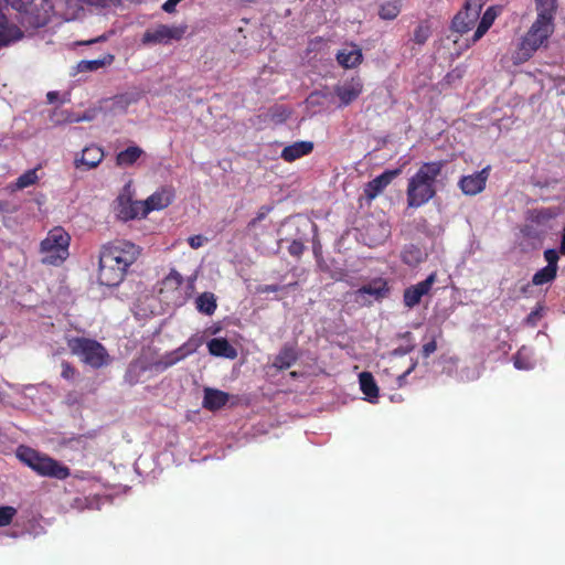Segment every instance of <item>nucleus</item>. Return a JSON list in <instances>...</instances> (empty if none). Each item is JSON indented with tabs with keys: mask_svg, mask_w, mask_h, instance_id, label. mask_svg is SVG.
I'll return each instance as SVG.
<instances>
[{
	"mask_svg": "<svg viewBox=\"0 0 565 565\" xmlns=\"http://www.w3.org/2000/svg\"><path fill=\"white\" fill-rule=\"evenodd\" d=\"M445 161L424 162L418 170L408 179L406 189L407 206L418 209L437 194V179L441 174Z\"/></svg>",
	"mask_w": 565,
	"mask_h": 565,
	"instance_id": "nucleus-1",
	"label": "nucleus"
},
{
	"mask_svg": "<svg viewBox=\"0 0 565 565\" xmlns=\"http://www.w3.org/2000/svg\"><path fill=\"white\" fill-rule=\"evenodd\" d=\"M557 7V0H535L537 17L521 43V50L526 57L540 49L554 32Z\"/></svg>",
	"mask_w": 565,
	"mask_h": 565,
	"instance_id": "nucleus-2",
	"label": "nucleus"
},
{
	"mask_svg": "<svg viewBox=\"0 0 565 565\" xmlns=\"http://www.w3.org/2000/svg\"><path fill=\"white\" fill-rule=\"evenodd\" d=\"M17 457L21 462L42 477L64 480L71 475L68 467L28 446H19Z\"/></svg>",
	"mask_w": 565,
	"mask_h": 565,
	"instance_id": "nucleus-3",
	"label": "nucleus"
},
{
	"mask_svg": "<svg viewBox=\"0 0 565 565\" xmlns=\"http://www.w3.org/2000/svg\"><path fill=\"white\" fill-rule=\"evenodd\" d=\"M66 344L73 355L93 369L107 366L111 361L107 349L95 339L72 337L66 339Z\"/></svg>",
	"mask_w": 565,
	"mask_h": 565,
	"instance_id": "nucleus-4",
	"label": "nucleus"
},
{
	"mask_svg": "<svg viewBox=\"0 0 565 565\" xmlns=\"http://www.w3.org/2000/svg\"><path fill=\"white\" fill-rule=\"evenodd\" d=\"M70 241V235L62 227L51 230L41 243L43 263L54 266L62 264L68 256Z\"/></svg>",
	"mask_w": 565,
	"mask_h": 565,
	"instance_id": "nucleus-5",
	"label": "nucleus"
},
{
	"mask_svg": "<svg viewBox=\"0 0 565 565\" xmlns=\"http://www.w3.org/2000/svg\"><path fill=\"white\" fill-rule=\"evenodd\" d=\"M437 280V274L431 273L426 279L405 288L403 292V303L406 308L413 309L418 306L422 298L428 295Z\"/></svg>",
	"mask_w": 565,
	"mask_h": 565,
	"instance_id": "nucleus-6",
	"label": "nucleus"
},
{
	"mask_svg": "<svg viewBox=\"0 0 565 565\" xmlns=\"http://www.w3.org/2000/svg\"><path fill=\"white\" fill-rule=\"evenodd\" d=\"M183 284V277L175 269L171 271L162 279L159 294L167 302L174 305L182 303L183 296L181 292V286Z\"/></svg>",
	"mask_w": 565,
	"mask_h": 565,
	"instance_id": "nucleus-7",
	"label": "nucleus"
},
{
	"mask_svg": "<svg viewBox=\"0 0 565 565\" xmlns=\"http://www.w3.org/2000/svg\"><path fill=\"white\" fill-rule=\"evenodd\" d=\"M202 344V339L198 337L190 338L186 342H184L177 350L167 353L162 356V359L156 362V367L160 370H166L179 361L183 360L188 355L194 353L200 345Z\"/></svg>",
	"mask_w": 565,
	"mask_h": 565,
	"instance_id": "nucleus-8",
	"label": "nucleus"
},
{
	"mask_svg": "<svg viewBox=\"0 0 565 565\" xmlns=\"http://www.w3.org/2000/svg\"><path fill=\"white\" fill-rule=\"evenodd\" d=\"M115 212L117 217L125 222L138 217H146L142 201H134L130 194L126 193H121L116 199Z\"/></svg>",
	"mask_w": 565,
	"mask_h": 565,
	"instance_id": "nucleus-9",
	"label": "nucleus"
},
{
	"mask_svg": "<svg viewBox=\"0 0 565 565\" xmlns=\"http://www.w3.org/2000/svg\"><path fill=\"white\" fill-rule=\"evenodd\" d=\"M186 31V26L158 25L153 30L143 33V43H167L169 40H180Z\"/></svg>",
	"mask_w": 565,
	"mask_h": 565,
	"instance_id": "nucleus-10",
	"label": "nucleus"
},
{
	"mask_svg": "<svg viewBox=\"0 0 565 565\" xmlns=\"http://www.w3.org/2000/svg\"><path fill=\"white\" fill-rule=\"evenodd\" d=\"M111 259L113 258L99 256L98 281L100 285L107 287L118 286L126 274V271L120 269L119 266L115 267V263H113Z\"/></svg>",
	"mask_w": 565,
	"mask_h": 565,
	"instance_id": "nucleus-11",
	"label": "nucleus"
},
{
	"mask_svg": "<svg viewBox=\"0 0 565 565\" xmlns=\"http://www.w3.org/2000/svg\"><path fill=\"white\" fill-rule=\"evenodd\" d=\"M490 173V167H486L482 170L475 172L472 174L463 175L459 182L458 186L466 195H477L482 192L486 188L488 178Z\"/></svg>",
	"mask_w": 565,
	"mask_h": 565,
	"instance_id": "nucleus-12",
	"label": "nucleus"
},
{
	"mask_svg": "<svg viewBox=\"0 0 565 565\" xmlns=\"http://www.w3.org/2000/svg\"><path fill=\"white\" fill-rule=\"evenodd\" d=\"M103 249L114 256L120 257L122 263L129 264L130 266L137 260L140 254L139 247L128 241L113 242L104 246Z\"/></svg>",
	"mask_w": 565,
	"mask_h": 565,
	"instance_id": "nucleus-13",
	"label": "nucleus"
},
{
	"mask_svg": "<svg viewBox=\"0 0 565 565\" xmlns=\"http://www.w3.org/2000/svg\"><path fill=\"white\" fill-rule=\"evenodd\" d=\"M401 173L399 169L385 170L383 173L369 181L364 188V195L369 200L375 199Z\"/></svg>",
	"mask_w": 565,
	"mask_h": 565,
	"instance_id": "nucleus-14",
	"label": "nucleus"
},
{
	"mask_svg": "<svg viewBox=\"0 0 565 565\" xmlns=\"http://www.w3.org/2000/svg\"><path fill=\"white\" fill-rule=\"evenodd\" d=\"M103 159H104L103 148L95 146V145H90L82 150L79 157L75 158L74 164L77 169H83L84 171H88V170L96 168L102 162Z\"/></svg>",
	"mask_w": 565,
	"mask_h": 565,
	"instance_id": "nucleus-15",
	"label": "nucleus"
},
{
	"mask_svg": "<svg viewBox=\"0 0 565 565\" xmlns=\"http://www.w3.org/2000/svg\"><path fill=\"white\" fill-rule=\"evenodd\" d=\"M335 60L345 70L355 68L363 62L362 50L354 43L338 51Z\"/></svg>",
	"mask_w": 565,
	"mask_h": 565,
	"instance_id": "nucleus-16",
	"label": "nucleus"
},
{
	"mask_svg": "<svg viewBox=\"0 0 565 565\" xmlns=\"http://www.w3.org/2000/svg\"><path fill=\"white\" fill-rule=\"evenodd\" d=\"M363 84L359 77L352 78L341 86H337L334 92L341 102V106H348L354 102L362 93Z\"/></svg>",
	"mask_w": 565,
	"mask_h": 565,
	"instance_id": "nucleus-17",
	"label": "nucleus"
},
{
	"mask_svg": "<svg viewBox=\"0 0 565 565\" xmlns=\"http://www.w3.org/2000/svg\"><path fill=\"white\" fill-rule=\"evenodd\" d=\"M174 194L171 190L161 189L151 194L147 200L142 201L143 214L146 216L156 210H162L169 206L173 201Z\"/></svg>",
	"mask_w": 565,
	"mask_h": 565,
	"instance_id": "nucleus-18",
	"label": "nucleus"
},
{
	"mask_svg": "<svg viewBox=\"0 0 565 565\" xmlns=\"http://www.w3.org/2000/svg\"><path fill=\"white\" fill-rule=\"evenodd\" d=\"M479 17L476 10H471L465 6V9L454 17L451 30L460 34L467 33L476 24Z\"/></svg>",
	"mask_w": 565,
	"mask_h": 565,
	"instance_id": "nucleus-19",
	"label": "nucleus"
},
{
	"mask_svg": "<svg viewBox=\"0 0 565 565\" xmlns=\"http://www.w3.org/2000/svg\"><path fill=\"white\" fill-rule=\"evenodd\" d=\"M313 142L301 140L286 146L281 152L280 158L286 162H294L305 156H308L313 150Z\"/></svg>",
	"mask_w": 565,
	"mask_h": 565,
	"instance_id": "nucleus-20",
	"label": "nucleus"
},
{
	"mask_svg": "<svg viewBox=\"0 0 565 565\" xmlns=\"http://www.w3.org/2000/svg\"><path fill=\"white\" fill-rule=\"evenodd\" d=\"M230 399V395L217 388L205 387L202 406L211 412L221 409Z\"/></svg>",
	"mask_w": 565,
	"mask_h": 565,
	"instance_id": "nucleus-21",
	"label": "nucleus"
},
{
	"mask_svg": "<svg viewBox=\"0 0 565 565\" xmlns=\"http://www.w3.org/2000/svg\"><path fill=\"white\" fill-rule=\"evenodd\" d=\"M388 292L390 288L387 280L383 278H375L371 282L363 285L355 291L358 296L370 295L374 297L376 300H381L387 297Z\"/></svg>",
	"mask_w": 565,
	"mask_h": 565,
	"instance_id": "nucleus-22",
	"label": "nucleus"
},
{
	"mask_svg": "<svg viewBox=\"0 0 565 565\" xmlns=\"http://www.w3.org/2000/svg\"><path fill=\"white\" fill-rule=\"evenodd\" d=\"M210 354L226 359H235L237 356L236 349L225 338H213L207 342Z\"/></svg>",
	"mask_w": 565,
	"mask_h": 565,
	"instance_id": "nucleus-23",
	"label": "nucleus"
},
{
	"mask_svg": "<svg viewBox=\"0 0 565 565\" xmlns=\"http://www.w3.org/2000/svg\"><path fill=\"white\" fill-rule=\"evenodd\" d=\"M298 360V353L294 345L285 344L275 356L273 366L279 371H284L292 366Z\"/></svg>",
	"mask_w": 565,
	"mask_h": 565,
	"instance_id": "nucleus-24",
	"label": "nucleus"
},
{
	"mask_svg": "<svg viewBox=\"0 0 565 565\" xmlns=\"http://www.w3.org/2000/svg\"><path fill=\"white\" fill-rule=\"evenodd\" d=\"M499 12H500V8L494 7V6L489 7L486 10V12L483 13V15L477 26V30L475 31V33L472 35V39H471L472 44L478 42L488 32V30L493 24L495 18L498 17Z\"/></svg>",
	"mask_w": 565,
	"mask_h": 565,
	"instance_id": "nucleus-25",
	"label": "nucleus"
},
{
	"mask_svg": "<svg viewBox=\"0 0 565 565\" xmlns=\"http://www.w3.org/2000/svg\"><path fill=\"white\" fill-rule=\"evenodd\" d=\"M20 38H22L20 29L15 25H10L6 15L0 13V49Z\"/></svg>",
	"mask_w": 565,
	"mask_h": 565,
	"instance_id": "nucleus-26",
	"label": "nucleus"
},
{
	"mask_svg": "<svg viewBox=\"0 0 565 565\" xmlns=\"http://www.w3.org/2000/svg\"><path fill=\"white\" fill-rule=\"evenodd\" d=\"M360 388L371 403L376 402L379 398V386L374 376L370 372H362L359 375Z\"/></svg>",
	"mask_w": 565,
	"mask_h": 565,
	"instance_id": "nucleus-27",
	"label": "nucleus"
},
{
	"mask_svg": "<svg viewBox=\"0 0 565 565\" xmlns=\"http://www.w3.org/2000/svg\"><path fill=\"white\" fill-rule=\"evenodd\" d=\"M143 154V150L138 146H130L120 151L116 156V164L118 167H129L138 161Z\"/></svg>",
	"mask_w": 565,
	"mask_h": 565,
	"instance_id": "nucleus-28",
	"label": "nucleus"
},
{
	"mask_svg": "<svg viewBox=\"0 0 565 565\" xmlns=\"http://www.w3.org/2000/svg\"><path fill=\"white\" fill-rule=\"evenodd\" d=\"M196 309L204 315L211 316L216 310V298L212 292H203L201 294L196 300Z\"/></svg>",
	"mask_w": 565,
	"mask_h": 565,
	"instance_id": "nucleus-29",
	"label": "nucleus"
},
{
	"mask_svg": "<svg viewBox=\"0 0 565 565\" xmlns=\"http://www.w3.org/2000/svg\"><path fill=\"white\" fill-rule=\"evenodd\" d=\"M401 1L390 0L381 4L379 15L382 20H394L401 12Z\"/></svg>",
	"mask_w": 565,
	"mask_h": 565,
	"instance_id": "nucleus-30",
	"label": "nucleus"
},
{
	"mask_svg": "<svg viewBox=\"0 0 565 565\" xmlns=\"http://www.w3.org/2000/svg\"><path fill=\"white\" fill-rule=\"evenodd\" d=\"M38 168L26 170L24 173H22L14 182L13 189L14 190H23L28 186H31L35 184L39 180L38 177Z\"/></svg>",
	"mask_w": 565,
	"mask_h": 565,
	"instance_id": "nucleus-31",
	"label": "nucleus"
},
{
	"mask_svg": "<svg viewBox=\"0 0 565 565\" xmlns=\"http://www.w3.org/2000/svg\"><path fill=\"white\" fill-rule=\"evenodd\" d=\"M556 275L557 270L545 266L533 275L532 285L542 286L545 284H550L556 278Z\"/></svg>",
	"mask_w": 565,
	"mask_h": 565,
	"instance_id": "nucleus-32",
	"label": "nucleus"
},
{
	"mask_svg": "<svg viewBox=\"0 0 565 565\" xmlns=\"http://www.w3.org/2000/svg\"><path fill=\"white\" fill-rule=\"evenodd\" d=\"M431 35V29L430 24L427 20L419 22V24L416 26L413 33V41L418 44L423 45L427 42L429 36Z\"/></svg>",
	"mask_w": 565,
	"mask_h": 565,
	"instance_id": "nucleus-33",
	"label": "nucleus"
},
{
	"mask_svg": "<svg viewBox=\"0 0 565 565\" xmlns=\"http://www.w3.org/2000/svg\"><path fill=\"white\" fill-rule=\"evenodd\" d=\"M139 98H140L139 94L125 93V94L116 95L113 98L114 108L115 109H120V110L125 111L128 108L129 105L138 102Z\"/></svg>",
	"mask_w": 565,
	"mask_h": 565,
	"instance_id": "nucleus-34",
	"label": "nucleus"
},
{
	"mask_svg": "<svg viewBox=\"0 0 565 565\" xmlns=\"http://www.w3.org/2000/svg\"><path fill=\"white\" fill-rule=\"evenodd\" d=\"M422 252L418 247L407 246L402 253V259L405 264L412 265L420 262Z\"/></svg>",
	"mask_w": 565,
	"mask_h": 565,
	"instance_id": "nucleus-35",
	"label": "nucleus"
},
{
	"mask_svg": "<svg viewBox=\"0 0 565 565\" xmlns=\"http://www.w3.org/2000/svg\"><path fill=\"white\" fill-rule=\"evenodd\" d=\"M15 514V508L10 505L0 507V527L9 525Z\"/></svg>",
	"mask_w": 565,
	"mask_h": 565,
	"instance_id": "nucleus-36",
	"label": "nucleus"
},
{
	"mask_svg": "<svg viewBox=\"0 0 565 565\" xmlns=\"http://www.w3.org/2000/svg\"><path fill=\"white\" fill-rule=\"evenodd\" d=\"M34 0H6V2L19 12L32 13L31 6Z\"/></svg>",
	"mask_w": 565,
	"mask_h": 565,
	"instance_id": "nucleus-37",
	"label": "nucleus"
},
{
	"mask_svg": "<svg viewBox=\"0 0 565 565\" xmlns=\"http://www.w3.org/2000/svg\"><path fill=\"white\" fill-rule=\"evenodd\" d=\"M273 206L263 205L256 213V216L248 222V228H254L259 222L266 218V216L271 212Z\"/></svg>",
	"mask_w": 565,
	"mask_h": 565,
	"instance_id": "nucleus-38",
	"label": "nucleus"
},
{
	"mask_svg": "<svg viewBox=\"0 0 565 565\" xmlns=\"http://www.w3.org/2000/svg\"><path fill=\"white\" fill-rule=\"evenodd\" d=\"M62 372L61 376L66 381H73L78 374L77 370L67 361L61 363Z\"/></svg>",
	"mask_w": 565,
	"mask_h": 565,
	"instance_id": "nucleus-39",
	"label": "nucleus"
},
{
	"mask_svg": "<svg viewBox=\"0 0 565 565\" xmlns=\"http://www.w3.org/2000/svg\"><path fill=\"white\" fill-rule=\"evenodd\" d=\"M544 258L547 262L546 267L553 268L555 270L558 269L557 263H558L559 256L555 249H553V248L546 249L544 252Z\"/></svg>",
	"mask_w": 565,
	"mask_h": 565,
	"instance_id": "nucleus-40",
	"label": "nucleus"
},
{
	"mask_svg": "<svg viewBox=\"0 0 565 565\" xmlns=\"http://www.w3.org/2000/svg\"><path fill=\"white\" fill-rule=\"evenodd\" d=\"M104 65L102 60L82 61L79 63L81 71H96Z\"/></svg>",
	"mask_w": 565,
	"mask_h": 565,
	"instance_id": "nucleus-41",
	"label": "nucleus"
},
{
	"mask_svg": "<svg viewBox=\"0 0 565 565\" xmlns=\"http://www.w3.org/2000/svg\"><path fill=\"white\" fill-rule=\"evenodd\" d=\"M99 256H100V257H109V258H113L111 260H113V263H115V264H114V266H115V267L119 266V267H120V269H122V270H125V271H127V269H128V268H129V266H130L129 264L122 263L120 257H118V256H114V255H111L110 253H108V252H106V250H104V249H102V252H100V255H99Z\"/></svg>",
	"mask_w": 565,
	"mask_h": 565,
	"instance_id": "nucleus-42",
	"label": "nucleus"
},
{
	"mask_svg": "<svg viewBox=\"0 0 565 565\" xmlns=\"http://www.w3.org/2000/svg\"><path fill=\"white\" fill-rule=\"evenodd\" d=\"M513 364L518 370H530L532 367L531 363L523 359L520 352L514 355Z\"/></svg>",
	"mask_w": 565,
	"mask_h": 565,
	"instance_id": "nucleus-43",
	"label": "nucleus"
},
{
	"mask_svg": "<svg viewBox=\"0 0 565 565\" xmlns=\"http://www.w3.org/2000/svg\"><path fill=\"white\" fill-rule=\"evenodd\" d=\"M96 117L95 109H88L83 115H78L76 119H70V122L92 121Z\"/></svg>",
	"mask_w": 565,
	"mask_h": 565,
	"instance_id": "nucleus-44",
	"label": "nucleus"
},
{
	"mask_svg": "<svg viewBox=\"0 0 565 565\" xmlns=\"http://www.w3.org/2000/svg\"><path fill=\"white\" fill-rule=\"evenodd\" d=\"M436 350H437V343H436V340L433 339L431 341H429L423 345L422 355H423V358H428Z\"/></svg>",
	"mask_w": 565,
	"mask_h": 565,
	"instance_id": "nucleus-45",
	"label": "nucleus"
},
{
	"mask_svg": "<svg viewBox=\"0 0 565 565\" xmlns=\"http://www.w3.org/2000/svg\"><path fill=\"white\" fill-rule=\"evenodd\" d=\"M303 244L298 241H294L288 247V252L292 256H300L303 253Z\"/></svg>",
	"mask_w": 565,
	"mask_h": 565,
	"instance_id": "nucleus-46",
	"label": "nucleus"
},
{
	"mask_svg": "<svg viewBox=\"0 0 565 565\" xmlns=\"http://www.w3.org/2000/svg\"><path fill=\"white\" fill-rule=\"evenodd\" d=\"M486 1L487 0H467L466 7L471 10H476L478 12V14L480 15L481 9H482L483 4L486 3Z\"/></svg>",
	"mask_w": 565,
	"mask_h": 565,
	"instance_id": "nucleus-47",
	"label": "nucleus"
},
{
	"mask_svg": "<svg viewBox=\"0 0 565 565\" xmlns=\"http://www.w3.org/2000/svg\"><path fill=\"white\" fill-rule=\"evenodd\" d=\"M204 241L205 238L202 235H193L188 238L189 245L194 249L201 247Z\"/></svg>",
	"mask_w": 565,
	"mask_h": 565,
	"instance_id": "nucleus-48",
	"label": "nucleus"
},
{
	"mask_svg": "<svg viewBox=\"0 0 565 565\" xmlns=\"http://www.w3.org/2000/svg\"><path fill=\"white\" fill-rule=\"evenodd\" d=\"M280 289H281V287L278 285H263V286H259L258 291L262 294H269V292H276Z\"/></svg>",
	"mask_w": 565,
	"mask_h": 565,
	"instance_id": "nucleus-49",
	"label": "nucleus"
},
{
	"mask_svg": "<svg viewBox=\"0 0 565 565\" xmlns=\"http://www.w3.org/2000/svg\"><path fill=\"white\" fill-rule=\"evenodd\" d=\"M541 309L542 308H537L535 310H533L526 318V321L529 323H532V324H535L536 321L541 318Z\"/></svg>",
	"mask_w": 565,
	"mask_h": 565,
	"instance_id": "nucleus-50",
	"label": "nucleus"
},
{
	"mask_svg": "<svg viewBox=\"0 0 565 565\" xmlns=\"http://www.w3.org/2000/svg\"><path fill=\"white\" fill-rule=\"evenodd\" d=\"M177 4H178L177 0H167L163 3L162 9L168 13H172V12H174Z\"/></svg>",
	"mask_w": 565,
	"mask_h": 565,
	"instance_id": "nucleus-51",
	"label": "nucleus"
},
{
	"mask_svg": "<svg viewBox=\"0 0 565 565\" xmlns=\"http://www.w3.org/2000/svg\"><path fill=\"white\" fill-rule=\"evenodd\" d=\"M559 253L562 255H565V226H564V231H563V235H562V239H561Z\"/></svg>",
	"mask_w": 565,
	"mask_h": 565,
	"instance_id": "nucleus-52",
	"label": "nucleus"
},
{
	"mask_svg": "<svg viewBox=\"0 0 565 565\" xmlns=\"http://www.w3.org/2000/svg\"><path fill=\"white\" fill-rule=\"evenodd\" d=\"M0 212H12V210L9 209V203L6 201H0Z\"/></svg>",
	"mask_w": 565,
	"mask_h": 565,
	"instance_id": "nucleus-53",
	"label": "nucleus"
},
{
	"mask_svg": "<svg viewBox=\"0 0 565 565\" xmlns=\"http://www.w3.org/2000/svg\"><path fill=\"white\" fill-rule=\"evenodd\" d=\"M531 287H532V282L531 284L530 282L525 284L524 286L521 287V292L523 295H527L530 292V290H531Z\"/></svg>",
	"mask_w": 565,
	"mask_h": 565,
	"instance_id": "nucleus-54",
	"label": "nucleus"
},
{
	"mask_svg": "<svg viewBox=\"0 0 565 565\" xmlns=\"http://www.w3.org/2000/svg\"><path fill=\"white\" fill-rule=\"evenodd\" d=\"M415 365H412L406 372H404L402 375L398 376V381L402 382L405 380V377L414 370Z\"/></svg>",
	"mask_w": 565,
	"mask_h": 565,
	"instance_id": "nucleus-55",
	"label": "nucleus"
},
{
	"mask_svg": "<svg viewBox=\"0 0 565 565\" xmlns=\"http://www.w3.org/2000/svg\"><path fill=\"white\" fill-rule=\"evenodd\" d=\"M56 96H57V93H56V92H49V93H47V99H49L50 102H53V100L56 98Z\"/></svg>",
	"mask_w": 565,
	"mask_h": 565,
	"instance_id": "nucleus-56",
	"label": "nucleus"
},
{
	"mask_svg": "<svg viewBox=\"0 0 565 565\" xmlns=\"http://www.w3.org/2000/svg\"><path fill=\"white\" fill-rule=\"evenodd\" d=\"M77 116L75 115H67V117L65 118V121L70 122V119H76Z\"/></svg>",
	"mask_w": 565,
	"mask_h": 565,
	"instance_id": "nucleus-57",
	"label": "nucleus"
},
{
	"mask_svg": "<svg viewBox=\"0 0 565 565\" xmlns=\"http://www.w3.org/2000/svg\"><path fill=\"white\" fill-rule=\"evenodd\" d=\"M454 76H455V75H454V72H451V73H448V74H447L446 78H447V79H450V78H452Z\"/></svg>",
	"mask_w": 565,
	"mask_h": 565,
	"instance_id": "nucleus-58",
	"label": "nucleus"
},
{
	"mask_svg": "<svg viewBox=\"0 0 565 565\" xmlns=\"http://www.w3.org/2000/svg\"><path fill=\"white\" fill-rule=\"evenodd\" d=\"M290 375H291L292 377H296V376H297V373H296V372H291V373H290Z\"/></svg>",
	"mask_w": 565,
	"mask_h": 565,
	"instance_id": "nucleus-59",
	"label": "nucleus"
},
{
	"mask_svg": "<svg viewBox=\"0 0 565 565\" xmlns=\"http://www.w3.org/2000/svg\"><path fill=\"white\" fill-rule=\"evenodd\" d=\"M128 382H129V384H130V385H134V384L136 383V382H135V381H132V380H128Z\"/></svg>",
	"mask_w": 565,
	"mask_h": 565,
	"instance_id": "nucleus-60",
	"label": "nucleus"
},
{
	"mask_svg": "<svg viewBox=\"0 0 565 565\" xmlns=\"http://www.w3.org/2000/svg\"><path fill=\"white\" fill-rule=\"evenodd\" d=\"M181 0H177V2L179 3Z\"/></svg>",
	"mask_w": 565,
	"mask_h": 565,
	"instance_id": "nucleus-61",
	"label": "nucleus"
}]
</instances>
